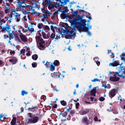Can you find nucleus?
I'll list each match as a JSON object with an SVG mask.
<instances>
[{
    "mask_svg": "<svg viewBox=\"0 0 125 125\" xmlns=\"http://www.w3.org/2000/svg\"><path fill=\"white\" fill-rule=\"evenodd\" d=\"M57 106V105L56 104H55L54 105L52 106L53 107V108H56Z\"/></svg>",
    "mask_w": 125,
    "mask_h": 125,
    "instance_id": "obj_61",
    "label": "nucleus"
},
{
    "mask_svg": "<svg viewBox=\"0 0 125 125\" xmlns=\"http://www.w3.org/2000/svg\"><path fill=\"white\" fill-rule=\"evenodd\" d=\"M99 81V79L98 78H94L93 80H91V81L92 82H95L97 81Z\"/></svg>",
    "mask_w": 125,
    "mask_h": 125,
    "instance_id": "obj_38",
    "label": "nucleus"
},
{
    "mask_svg": "<svg viewBox=\"0 0 125 125\" xmlns=\"http://www.w3.org/2000/svg\"><path fill=\"white\" fill-rule=\"evenodd\" d=\"M44 28L45 30H48L50 29L49 27L47 25L45 26L44 27Z\"/></svg>",
    "mask_w": 125,
    "mask_h": 125,
    "instance_id": "obj_40",
    "label": "nucleus"
},
{
    "mask_svg": "<svg viewBox=\"0 0 125 125\" xmlns=\"http://www.w3.org/2000/svg\"><path fill=\"white\" fill-rule=\"evenodd\" d=\"M1 31L4 32L6 31L9 34L10 36V38H13V35L14 31L17 32V30H16V28L17 27H14L13 28V27L10 25H8L7 24H6L5 26H1Z\"/></svg>",
    "mask_w": 125,
    "mask_h": 125,
    "instance_id": "obj_2",
    "label": "nucleus"
},
{
    "mask_svg": "<svg viewBox=\"0 0 125 125\" xmlns=\"http://www.w3.org/2000/svg\"><path fill=\"white\" fill-rule=\"evenodd\" d=\"M87 26L88 28H87L88 29H91L92 28V26L91 25H89L88 24H87Z\"/></svg>",
    "mask_w": 125,
    "mask_h": 125,
    "instance_id": "obj_49",
    "label": "nucleus"
},
{
    "mask_svg": "<svg viewBox=\"0 0 125 125\" xmlns=\"http://www.w3.org/2000/svg\"><path fill=\"white\" fill-rule=\"evenodd\" d=\"M83 122H85L87 125L90 124L91 122L88 120L87 118L86 117H84L83 118L82 120Z\"/></svg>",
    "mask_w": 125,
    "mask_h": 125,
    "instance_id": "obj_14",
    "label": "nucleus"
},
{
    "mask_svg": "<svg viewBox=\"0 0 125 125\" xmlns=\"http://www.w3.org/2000/svg\"><path fill=\"white\" fill-rule=\"evenodd\" d=\"M32 57L33 60H36L38 58V56L36 54H34L32 56Z\"/></svg>",
    "mask_w": 125,
    "mask_h": 125,
    "instance_id": "obj_25",
    "label": "nucleus"
},
{
    "mask_svg": "<svg viewBox=\"0 0 125 125\" xmlns=\"http://www.w3.org/2000/svg\"><path fill=\"white\" fill-rule=\"evenodd\" d=\"M53 15L54 16H57L58 15V12L57 11H55L53 13Z\"/></svg>",
    "mask_w": 125,
    "mask_h": 125,
    "instance_id": "obj_46",
    "label": "nucleus"
},
{
    "mask_svg": "<svg viewBox=\"0 0 125 125\" xmlns=\"http://www.w3.org/2000/svg\"><path fill=\"white\" fill-rule=\"evenodd\" d=\"M9 61L12 63L13 64H14L16 62L17 59L15 58L12 57L11 59L9 60Z\"/></svg>",
    "mask_w": 125,
    "mask_h": 125,
    "instance_id": "obj_16",
    "label": "nucleus"
},
{
    "mask_svg": "<svg viewBox=\"0 0 125 125\" xmlns=\"http://www.w3.org/2000/svg\"><path fill=\"white\" fill-rule=\"evenodd\" d=\"M56 66H58L59 65V62L57 60H56L53 63Z\"/></svg>",
    "mask_w": 125,
    "mask_h": 125,
    "instance_id": "obj_27",
    "label": "nucleus"
},
{
    "mask_svg": "<svg viewBox=\"0 0 125 125\" xmlns=\"http://www.w3.org/2000/svg\"><path fill=\"white\" fill-rule=\"evenodd\" d=\"M13 17L10 15V16H9L8 17L7 16V17H5L4 18L5 19H7V20L9 21L10 22V23L12 21L13 18H12Z\"/></svg>",
    "mask_w": 125,
    "mask_h": 125,
    "instance_id": "obj_18",
    "label": "nucleus"
},
{
    "mask_svg": "<svg viewBox=\"0 0 125 125\" xmlns=\"http://www.w3.org/2000/svg\"><path fill=\"white\" fill-rule=\"evenodd\" d=\"M96 63L98 66H99L100 64V62L99 61H97L96 62Z\"/></svg>",
    "mask_w": 125,
    "mask_h": 125,
    "instance_id": "obj_53",
    "label": "nucleus"
},
{
    "mask_svg": "<svg viewBox=\"0 0 125 125\" xmlns=\"http://www.w3.org/2000/svg\"><path fill=\"white\" fill-rule=\"evenodd\" d=\"M30 2L31 3H32V4H34L35 3H36V2L35 1H34V0H33L32 1H30Z\"/></svg>",
    "mask_w": 125,
    "mask_h": 125,
    "instance_id": "obj_54",
    "label": "nucleus"
},
{
    "mask_svg": "<svg viewBox=\"0 0 125 125\" xmlns=\"http://www.w3.org/2000/svg\"><path fill=\"white\" fill-rule=\"evenodd\" d=\"M45 12V14L48 16H50L51 14L50 12L49 11H46Z\"/></svg>",
    "mask_w": 125,
    "mask_h": 125,
    "instance_id": "obj_35",
    "label": "nucleus"
},
{
    "mask_svg": "<svg viewBox=\"0 0 125 125\" xmlns=\"http://www.w3.org/2000/svg\"><path fill=\"white\" fill-rule=\"evenodd\" d=\"M60 3H61L63 5H64L66 4L67 2H66V0H58Z\"/></svg>",
    "mask_w": 125,
    "mask_h": 125,
    "instance_id": "obj_26",
    "label": "nucleus"
},
{
    "mask_svg": "<svg viewBox=\"0 0 125 125\" xmlns=\"http://www.w3.org/2000/svg\"><path fill=\"white\" fill-rule=\"evenodd\" d=\"M97 117L96 116L94 118V120L95 121H97Z\"/></svg>",
    "mask_w": 125,
    "mask_h": 125,
    "instance_id": "obj_64",
    "label": "nucleus"
},
{
    "mask_svg": "<svg viewBox=\"0 0 125 125\" xmlns=\"http://www.w3.org/2000/svg\"><path fill=\"white\" fill-rule=\"evenodd\" d=\"M104 98L103 97H101L99 98V100L101 101H104Z\"/></svg>",
    "mask_w": 125,
    "mask_h": 125,
    "instance_id": "obj_42",
    "label": "nucleus"
},
{
    "mask_svg": "<svg viewBox=\"0 0 125 125\" xmlns=\"http://www.w3.org/2000/svg\"><path fill=\"white\" fill-rule=\"evenodd\" d=\"M109 66H112L113 67H115L114 65V62L112 63H109Z\"/></svg>",
    "mask_w": 125,
    "mask_h": 125,
    "instance_id": "obj_47",
    "label": "nucleus"
},
{
    "mask_svg": "<svg viewBox=\"0 0 125 125\" xmlns=\"http://www.w3.org/2000/svg\"><path fill=\"white\" fill-rule=\"evenodd\" d=\"M26 55L27 56H29L31 55V54L30 53V52H28L26 53Z\"/></svg>",
    "mask_w": 125,
    "mask_h": 125,
    "instance_id": "obj_52",
    "label": "nucleus"
},
{
    "mask_svg": "<svg viewBox=\"0 0 125 125\" xmlns=\"http://www.w3.org/2000/svg\"><path fill=\"white\" fill-rule=\"evenodd\" d=\"M16 30H17V31H18L17 32L18 33V34H19L20 33H21V34H22V33H21V30H19V28L18 27H17V28H16Z\"/></svg>",
    "mask_w": 125,
    "mask_h": 125,
    "instance_id": "obj_36",
    "label": "nucleus"
},
{
    "mask_svg": "<svg viewBox=\"0 0 125 125\" xmlns=\"http://www.w3.org/2000/svg\"><path fill=\"white\" fill-rule=\"evenodd\" d=\"M38 117L37 116L32 117L31 118L28 119V122L30 123H35L38 121Z\"/></svg>",
    "mask_w": 125,
    "mask_h": 125,
    "instance_id": "obj_7",
    "label": "nucleus"
},
{
    "mask_svg": "<svg viewBox=\"0 0 125 125\" xmlns=\"http://www.w3.org/2000/svg\"><path fill=\"white\" fill-rule=\"evenodd\" d=\"M45 2L47 3H49L50 1V0H45Z\"/></svg>",
    "mask_w": 125,
    "mask_h": 125,
    "instance_id": "obj_58",
    "label": "nucleus"
},
{
    "mask_svg": "<svg viewBox=\"0 0 125 125\" xmlns=\"http://www.w3.org/2000/svg\"><path fill=\"white\" fill-rule=\"evenodd\" d=\"M50 67L51 71H53L55 69V65L53 63H51L50 64Z\"/></svg>",
    "mask_w": 125,
    "mask_h": 125,
    "instance_id": "obj_17",
    "label": "nucleus"
},
{
    "mask_svg": "<svg viewBox=\"0 0 125 125\" xmlns=\"http://www.w3.org/2000/svg\"><path fill=\"white\" fill-rule=\"evenodd\" d=\"M113 62L114 63V66H116L119 65H122L123 64L122 63L120 64L118 62V61H115Z\"/></svg>",
    "mask_w": 125,
    "mask_h": 125,
    "instance_id": "obj_21",
    "label": "nucleus"
},
{
    "mask_svg": "<svg viewBox=\"0 0 125 125\" xmlns=\"http://www.w3.org/2000/svg\"><path fill=\"white\" fill-rule=\"evenodd\" d=\"M61 104L63 106H65L66 104V102L64 100L61 101L60 102Z\"/></svg>",
    "mask_w": 125,
    "mask_h": 125,
    "instance_id": "obj_32",
    "label": "nucleus"
},
{
    "mask_svg": "<svg viewBox=\"0 0 125 125\" xmlns=\"http://www.w3.org/2000/svg\"><path fill=\"white\" fill-rule=\"evenodd\" d=\"M102 86L104 87L105 88H107V86H106L105 85L103 84L102 85Z\"/></svg>",
    "mask_w": 125,
    "mask_h": 125,
    "instance_id": "obj_56",
    "label": "nucleus"
},
{
    "mask_svg": "<svg viewBox=\"0 0 125 125\" xmlns=\"http://www.w3.org/2000/svg\"><path fill=\"white\" fill-rule=\"evenodd\" d=\"M16 117L13 118L11 122V125H15L16 124Z\"/></svg>",
    "mask_w": 125,
    "mask_h": 125,
    "instance_id": "obj_23",
    "label": "nucleus"
},
{
    "mask_svg": "<svg viewBox=\"0 0 125 125\" xmlns=\"http://www.w3.org/2000/svg\"><path fill=\"white\" fill-rule=\"evenodd\" d=\"M15 51H12L11 50L10 52V54L11 55H14L15 53Z\"/></svg>",
    "mask_w": 125,
    "mask_h": 125,
    "instance_id": "obj_41",
    "label": "nucleus"
},
{
    "mask_svg": "<svg viewBox=\"0 0 125 125\" xmlns=\"http://www.w3.org/2000/svg\"><path fill=\"white\" fill-rule=\"evenodd\" d=\"M36 41L37 44H39V46L41 47H44V45L45 42L43 41V39L41 38L40 36H36L35 37Z\"/></svg>",
    "mask_w": 125,
    "mask_h": 125,
    "instance_id": "obj_4",
    "label": "nucleus"
},
{
    "mask_svg": "<svg viewBox=\"0 0 125 125\" xmlns=\"http://www.w3.org/2000/svg\"><path fill=\"white\" fill-rule=\"evenodd\" d=\"M25 7H29V8L31 10H33V7L31 5H30L29 4H25Z\"/></svg>",
    "mask_w": 125,
    "mask_h": 125,
    "instance_id": "obj_30",
    "label": "nucleus"
},
{
    "mask_svg": "<svg viewBox=\"0 0 125 125\" xmlns=\"http://www.w3.org/2000/svg\"><path fill=\"white\" fill-rule=\"evenodd\" d=\"M96 87H94L91 91V95L95 96L96 93Z\"/></svg>",
    "mask_w": 125,
    "mask_h": 125,
    "instance_id": "obj_12",
    "label": "nucleus"
},
{
    "mask_svg": "<svg viewBox=\"0 0 125 125\" xmlns=\"http://www.w3.org/2000/svg\"><path fill=\"white\" fill-rule=\"evenodd\" d=\"M2 115V113H1L0 114V120H1V119L3 117Z\"/></svg>",
    "mask_w": 125,
    "mask_h": 125,
    "instance_id": "obj_59",
    "label": "nucleus"
},
{
    "mask_svg": "<svg viewBox=\"0 0 125 125\" xmlns=\"http://www.w3.org/2000/svg\"><path fill=\"white\" fill-rule=\"evenodd\" d=\"M55 5L54 4H49L48 5V8L49 10H51L52 9L54 8Z\"/></svg>",
    "mask_w": 125,
    "mask_h": 125,
    "instance_id": "obj_22",
    "label": "nucleus"
},
{
    "mask_svg": "<svg viewBox=\"0 0 125 125\" xmlns=\"http://www.w3.org/2000/svg\"><path fill=\"white\" fill-rule=\"evenodd\" d=\"M55 73H51V76L52 77H54V74H55Z\"/></svg>",
    "mask_w": 125,
    "mask_h": 125,
    "instance_id": "obj_62",
    "label": "nucleus"
},
{
    "mask_svg": "<svg viewBox=\"0 0 125 125\" xmlns=\"http://www.w3.org/2000/svg\"><path fill=\"white\" fill-rule=\"evenodd\" d=\"M25 49H22L21 51V53L20 54H22L23 55L25 53Z\"/></svg>",
    "mask_w": 125,
    "mask_h": 125,
    "instance_id": "obj_34",
    "label": "nucleus"
},
{
    "mask_svg": "<svg viewBox=\"0 0 125 125\" xmlns=\"http://www.w3.org/2000/svg\"><path fill=\"white\" fill-rule=\"evenodd\" d=\"M18 2L17 3L18 4H17V5L18 7H19L23 9L25 7V6L22 5V4H26L25 3V1H22L19 0H17Z\"/></svg>",
    "mask_w": 125,
    "mask_h": 125,
    "instance_id": "obj_8",
    "label": "nucleus"
},
{
    "mask_svg": "<svg viewBox=\"0 0 125 125\" xmlns=\"http://www.w3.org/2000/svg\"><path fill=\"white\" fill-rule=\"evenodd\" d=\"M68 16L67 14L66 13V12L65 11H62V13L60 15L61 18L63 19H64L66 18Z\"/></svg>",
    "mask_w": 125,
    "mask_h": 125,
    "instance_id": "obj_11",
    "label": "nucleus"
},
{
    "mask_svg": "<svg viewBox=\"0 0 125 125\" xmlns=\"http://www.w3.org/2000/svg\"><path fill=\"white\" fill-rule=\"evenodd\" d=\"M30 48L28 47H27L26 49V51L28 52H30Z\"/></svg>",
    "mask_w": 125,
    "mask_h": 125,
    "instance_id": "obj_60",
    "label": "nucleus"
},
{
    "mask_svg": "<svg viewBox=\"0 0 125 125\" xmlns=\"http://www.w3.org/2000/svg\"><path fill=\"white\" fill-rule=\"evenodd\" d=\"M42 97H43L44 98V100L45 101V100L46 99V96L45 95L42 96Z\"/></svg>",
    "mask_w": 125,
    "mask_h": 125,
    "instance_id": "obj_63",
    "label": "nucleus"
},
{
    "mask_svg": "<svg viewBox=\"0 0 125 125\" xmlns=\"http://www.w3.org/2000/svg\"><path fill=\"white\" fill-rule=\"evenodd\" d=\"M113 75V76H110V81L113 82H116L118 81L119 79V77H117V74L115 72H112V73H110Z\"/></svg>",
    "mask_w": 125,
    "mask_h": 125,
    "instance_id": "obj_5",
    "label": "nucleus"
},
{
    "mask_svg": "<svg viewBox=\"0 0 125 125\" xmlns=\"http://www.w3.org/2000/svg\"><path fill=\"white\" fill-rule=\"evenodd\" d=\"M19 36L22 41L24 42H26L27 41V39L25 36L23 34H20Z\"/></svg>",
    "mask_w": 125,
    "mask_h": 125,
    "instance_id": "obj_13",
    "label": "nucleus"
},
{
    "mask_svg": "<svg viewBox=\"0 0 125 125\" xmlns=\"http://www.w3.org/2000/svg\"><path fill=\"white\" fill-rule=\"evenodd\" d=\"M10 36H9V41L8 42H9V43H10V44L11 45L12 44L11 43V42L10 41V40L11 39H13V38H10Z\"/></svg>",
    "mask_w": 125,
    "mask_h": 125,
    "instance_id": "obj_43",
    "label": "nucleus"
},
{
    "mask_svg": "<svg viewBox=\"0 0 125 125\" xmlns=\"http://www.w3.org/2000/svg\"><path fill=\"white\" fill-rule=\"evenodd\" d=\"M5 11L6 13H7L8 12L10 11V8L8 7L5 6Z\"/></svg>",
    "mask_w": 125,
    "mask_h": 125,
    "instance_id": "obj_29",
    "label": "nucleus"
},
{
    "mask_svg": "<svg viewBox=\"0 0 125 125\" xmlns=\"http://www.w3.org/2000/svg\"><path fill=\"white\" fill-rule=\"evenodd\" d=\"M60 38V37L59 36H57L55 37V40H57L58 39H59Z\"/></svg>",
    "mask_w": 125,
    "mask_h": 125,
    "instance_id": "obj_51",
    "label": "nucleus"
},
{
    "mask_svg": "<svg viewBox=\"0 0 125 125\" xmlns=\"http://www.w3.org/2000/svg\"><path fill=\"white\" fill-rule=\"evenodd\" d=\"M42 37L44 39H47L48 38V35L45 32H42Z\"/></svg>",
    "mask_w": 125,
    "mask_h": 125,
    "instance_id": "obj_20",
    "label": "nucleus"
},
{
    "mask_svg": "<svg viewBox=\"0 0 125 125\" xmlns=\"http://www.w3.org/2000/svg\"><path fill=\"white\" fill-rule=\"evenodd\" d=\"M32 65L33 67H35L37 66L36 64L35 63H33L32 64Z\"/></svg>",
    "mask_w": 125,
    "mask_h": 125,
    "instance_id": "obj_44",
    "label": "nucleus"
},
{
    "mask_svg": "<svg viewBox=\"0 0 125 125\" xmlns=\"http://www.w3.org/2000/svg\"><path fill=\"white\" fill-rule=\"evenodd\" d=\"M89 110H86L84 111H81L79 113L81 115H85L88 113Z\"/></svg>",
    "mask_w": 125,
    "mask_h": 125,
    "instance_id": "obj_19",
    "label": "nucleus"
},
{
    "mask_svg": "<svg viewBox=\"0 0 125 125\" xmlns=\"http://www.w3.org/2000/svg\"><path fill=\"white\" fill-rule=\"evenodd\" d=\"M26 16H24L22 18V19L24 21H27V20L26 19Z\"/></svg>",
    "mask_w": 125,
    "mask_h": 125,
    "instance_id": "obj_48",
    "label": "nucleus"
},
{
    "mask_svg": "<svg viewBox=\"0 0 125 125\" xmlns=\"http://www.w3.org/2000/svg\"><path fill=\"white\" fill-rule=\"evenodd\" d=\"M43 17L45 19L47 18V15L46 14H45V13L44 14H43Z\"/></svg>",
    "mask_w": 125,
    "mask_h": 125,
    "instance_id": "obj_45",
    "label": "nucleus"
},
{
    "mask_svg": "<svg viewBox=\"0 0 125 125\" xmlns=\"http://www.w3.org/2000/svg\"><path fill=\"white\" fill-rule=\"evenodd\" d=\"M61 33L62 34H65L66 32V31L65 29H64L63 27L61 28V31H60Z\"/></svg>",
    "mask_w": 125,
    "mask_h": 125,
    "instance_id": "obj_24",
    "label": "nucleus"
},
{
    "mask_svg": "<svg viewBox=\"0 0 125 125\" xmlns=\"http://www.w3.org/2000/svg\"><path fill=\"white\" fill-rule=\"evenodd\" d=\"M20 18L21 17H20V18H16V21L17 22H19L20 21Z\"/></svg>",
    "mask_w": 125,
    "mask_h": 125,
    "instance_id": "obj_55",
    "label": "nucleus"
},
{
    "mask_svg": "<svg viewBox=\"0 0 125 125\" xmlns=\"http://www.w3.org/2000/svg\"><path fill=\"white\" fill-rule=\"evenodd\" d=\"M90 99L91 101H93L94 98L92 96H91L90 97Z\"/></svg>",
    "mask_w": 125,
    "mask_h": 125,
    "instance_id": "obj_57",
    "label": "nucleus"
},
{
    "mask_svg": "<svg viewBox=\"0 0 125 125\" xmlns=\"http://www.w3.org/2000/svg\"><path fill=\"white\" fill-rule=\"evenodd\" d=\"M49 64V65H50V63L49 62H47L45 64V65L46 67V68H48V65Z\"/></svg>",
    "mask_w": 125,
    "mask_h": 125,
    "instance_id": "obj_39",
    "label": "nucleus"
},
{
    "mask_svg": "<svg viewBox=\"0 0 125 125\" xmlns=\"http://www.w3.org/2000/svg\"><path fill=\"white\" fill-rule=\"evenodd\" d=\"M121 58V60L122 61L123 63H125V53L124 52L123 53L120 55Z\"/></svg>",
    "mask_w": 125,
    "mask_h": 125,
    "instance_id": "obj_15",
    "label": "nucleus"
},
{
    "mask_svg": "<svg viewBox=\"0 0 125 125\" xmlns=\"http://www.w3.org/2000/svg\"><path fill=\"white\" fill-rule=\"evenodd\" d=\"M117 74V76L125 78V71L123 67H120L118 72H115Z\"/></svg>",
    "mask_w": 125,
    "mask_h": 125,
    "instance_id": "obj_3",
    "label": "nucleus"
},
{
    "mask_svg": "<svg viewBox=\"0 0 125 125\" xmlns=\"http://www.w3.org/2000/svg\"><path fill=\"white\" fill-rule=\"evenodd\" d=\"M34 25V23H31V24L29 25V27H27L28 30L31 33L35 31L34 29L33 28V25Z\"/></svg>",
    "mask_w": 125,
    "mask_h": 125,
    "instance_id": "obj_9",
    "label": "nucleus"
},
{
    "mask_svg": "<svg viewBox=\"0 0 125 125\" xmlns=\"http://www.w3.org/2000/svg\"><path fill=\"white\" fill-rule=\"evenodd\" d=\"M116 93V90L115 89H114L111 90L109 93V96L111 98H112L114 97Z\"/></svg>",
    "mask_w": 125,
    "mask_h": 125,
    "instance_id": "obj_10",
    "label": "nucleus"
},
{
    "mask_svg": "<svg viewBox=\"0 0 125 125\" xmlns=\"http://www.w3.org/2000/svg\"><path fill=\"white\" fill-rule=\"evenodd\" d=\"M28 93L24 90H23L21 91V95L22 96H24L25 94H27Z\"/></svg>",
    "mask_w": 125,
    "mask_h": 125,
    "instance_id": "obj_33",
    "label": "nucleus"
},
{
    "mask_svg": "<svg viewBox=\"0 0 125 125\" xmlns=\"http://www.w3.org/2000/svg\"><path fill=\"white\" fill-rule=\"evenodd\" d=\"M56 27L53 26L52 25H51V29L53 32H55V30L56 29Z\"/></svg>",
    "mask_w": 125,
    "mask_h": 125,
    "instance_id": "obj_28",
    "label": "nucleus"
},
{
    "mask_svg": "<svg viewBox=\"0 0 125 125\" xmlns=\"http://www.w3.org/2000/svg\"><path fill=\"white\" fill-rule=\"evenodd\" d=\"M75 17L73 16H72L69 17L70 19V21L73 24L75 25L79 24L81 27H77V28L79 31H82L86 32L87 35L89 36L91 35V33L88 31V29L86 27V24L85 23L86 20L85 19H82L81 20L79 21L77 20Z\"/></svg>",
    "mask_w": 125,
    "mask_h": 125,
    "instance_id": "obj_1",
    "label": "nucleus"
},
{
    "mask_svg": "<svg viewBox=\"0 0 125 125\" xmlns=\"http://www.w3.org/2000/svg\"><path fill=\"white\" fill-rule=\"evenodd\" d=\"M43 26V24L42 23L39 24L38 25V27L39 29H41Z\"/></svg>",
    "mask_w": 125,
    "mask_h": 125,
    "instance_id": "obj_37",
    "label": "nucleus"
},
{
    "mask_svg": "<svg viewBox=\"0 0 125 125\" xmlns=\"http://www.w3.org/2000/svg\"><path fill=\"white\" fill-rule=\"evenodd\" d=\"M28 116L30 117H32L33 116V115L32 116L31 115V113H28Z\"/></svg>",
    "mask_w": 125,
    "mask_h": 125,
    "instance_id": "obj_50",
    "label": "nucleus"
},
{
    "mask_svg": "<svg viewBox=\"0 0 125 125\" xmlns=\"http://www.w3.org/2000/svg\"><path fill=\"white\" fill-rule=\"evenodd\" d=\"M11 11V15L13 17H14L15 19L20 18V14L17 12V11L15 9H12Z\"/></svg>",
    "mask_w": 125,
    "mask_h": 125,
    "instance_id": "obj_6",
    "label": "nucleus"
},
{
    "mask_svg": "<svg viewBox=\"0 0 125 125\" xmlns=\"http://www.w3.org/2000/svg\"><path fill=\"white\" fill-rule=\"evenodd\" d=\"M55 32H53V33H52L50 37L52 39L54 38L55 37Z\"/></svg>",
    "mask_w": 125,
    "mask_h": 125,
    "instance_id": "obj_31",
    "label": "nucleus"
}]
</instances>
